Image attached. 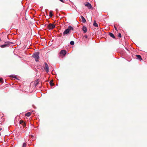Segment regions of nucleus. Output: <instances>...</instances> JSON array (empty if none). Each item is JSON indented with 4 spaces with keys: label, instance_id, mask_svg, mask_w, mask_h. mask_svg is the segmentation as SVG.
I'll return each instance as SVG.
<instances>
[{
    "label": "nucleus",
    "instance_id": "4be33fe9",
    "mask_svg": "<svg viewBox=\"0 0 147 147\" xmlns=\"http://www.w3.org/2000/svg\"><path fill=\"white\" fill-rule=\"evenodd\" d=\"M3 80L2 78H0V82H1L3 83Z\"/></svg>",
    "mask_w": 147,
    "mask_h": 147
},
{
    "label": "nucleus",
    "instance_id": "0eeeda50",
    "mask_svg": "<svg viewBox=\"0 0 147 147\" xmlns=\"http://www.w3.org/2000/svg\"><path fill=\"white\" fill-rule=\"evenodd\" d=\"M85 6L86 7H87L89 9H90L92 7L91 4L89 3H87V4H86Z\"/></svg>",
    "mask_w": 147,
    "mask_h": 147
},
{
    "label": "nucleus",
    "instance_id": "dca6fc26",
    "mask_svg": "<svg viewBox=\"0 0 147 147\" xmlns=\"http://www.w3.org/2000/svg\"><path fill=\"white\" fill-rule=\"evenodd\" d=\"M50 84L51 86H53L54 85V84L53 83V80H51L50 82Z\"/></svg>",
    "mask_w": 147,
    "mask_h": 147
},
{
    "label": "nucleus",
    "instance_id": "39448f33",
    "mask_svg": "<svg viewBox=\"0 0 147 147\" xmlns=\"http://www.w3.org/2000/svg\"><path fill=\"white\" fill-rule=\"evenodd\" d=\"M45 70L47 72H48L49 71V67L48 64L47 63H45V66L44 67Z\"/></svg>",
    "mask_w": 147,
    "mask_h": 147
},
{
    "label": "nucleus",
    "instance_id": "f8f14e48",
    "mask_svg": "<svg viewBox=\"0 0 147 147\" xmlns=\"http://www.w3.org/2000/svg\"><path fill=\"white\" fill-rule=\"evenodd\" d=\"M81 18L82 19V22L83 23H85L86 22V20L82 16H81Z\"/></svg>",
    "mask_w": 147,
    "mask_h": 147
},
{
    "label": "nucleus",
    "instance_id": "6e6552de",
    "mask_svg": "<svg viewBox=\"0 0 147 147\" xmlns=\"http://www.w3.org/2000/svg\"><path fill=\"white\" fill-rule=\"evenodd\" d=\"M66 53V51L64 50H61L60 52V54L63 55L65 56Z\"/></svg>",
    "mask_w": 147,
    "mask_h": 147
},
{
    "label": "nucleus",
    "instance_id": "2eb2a0df",
    "mask_svg": "<svg viewBox=\"0 0 147 147\" xmlns=\"http://www.w3.org/2000/svg\"><path fill=\"white\" fill-rule=\"evenodd\" d=\"M93 26L95 27L98 26V25L96 23L95 20L94 22Z\"/></svg>",
    "mask_w": 147,
    "mask_h": 147
},
{
    "label": "nucleus",
    "instance_id": "a878e982",
    "mask_svg": "<svg viewBox=\"0 0 147 147\" xmlns=\"http://www.w3.org/2000/svg\"><path fill=\"white\" fill-rule=\"evenodd\" d=\"M85 37L86 38H87V35H86L85 36Z\"/></svg>",
    "mask_w": 147,
    "mask_h": 147
},
{
    "label": "nucleus",
    "instance_id": "6ab92c4d",
    "mask_svg": "<svg viewBox=\"0 0 147 147\" xmlns=\"http://www.w3.org/2000/svg\"><path fill=\"white\" fill-rule=\"evenodd\" d=\"M26 144L25 143H24L22 147H26Z\"/></svg>",
    "mask_w": 147,
    "mask_h": 147
},
{
    "label": "nucleus",
    "instance_id": "9d476101",
    "mask_svg": "<svg viewBox=\"0 0 147 147\" xmlns=\"http://www.w3.org/2000/svg\"><path fill=\"white\" fill-rule=\"evenodd\" d=\"M87 28L85 26H83L82 28V30L84 33H86L87 31Z\"/></svg>",
    "mask_w": 147,
    "mask_h": 147
},
{
    "label": "nucleus",
    "instance_id": "5701e85b",
    "mask_svg": "<svg viewBox=\"0 0 147 147\" xmlns=\"http://www.w3.org/2000/svg\"><path fill=\"white\" fill-rule=\"evenodd\" d=\"M114 28L115 29V30H116V31H117V28L114 25Z\"/></svg>",
    "mask_w": 147,
    "mask_h": 147
},
{
    "label": "nucleus",
    "instance_id": "393cba45",
    "mask_svg": "<svg viewBox=\"0 0 147 147\" xmlns=\"http://www.w3.org/2000/svg\"><path fill=\"white\" fill-rule=\"evenodd\" d=\"M61 1L62 2L64 3V2L63 0H59Z\"/></svg>",
    "mask_w": 147,
    "mask_h": 147
},
{
    "label": "nucleus",
    "instance_id": "a211bd4d",
    "mask_svg": "<svg viewBox=\"0 0 147 147\" xmlns=\"http://www.w3.org/2000/svg\"><path fill=\"white\" fill-rule=\"evenodd\" d=\"M70 44L71 45H73L74 44V42L73 41H71L70 42Z\"/></svg>",
    "mask_w": 147,
    "mask_h": 147
},
{
    "label": "nucleus",
    "instance_id": "b1692460",
    "mask_svg": "<svg viewBox=\"0 0 147 147\" xmlns=\"http://www.w3.org/2000/svg\"><path fill=\"white\" fill-rule=\"evenodd\" d=\"M33 137V136L32 135H30L29 136V137H31L32 138Z\"/></svg>",
    "mask_w": 147,
    "mask_h": 147
},
{
    "label": "nucleus",
    "instance_id": "412c9836",
    "mask_svg": "<svg viewBox=\"0 0 147 147\" xmlns=\"http://www.w3.org/2000/svg\"><path fill=\"white\" fill-rule=\"evenodd\" d=\"M118 36L119 37H120L121 38V33H119L118 35Z\"/></svg>",
    "mask_w": 147,
    "mask_h": 147
},
{
    "label": "nucleus",
    "instance_id": "9b49d317",
    "mask_svg": "<svg viewBox=\"0 0 147 147\" xmlns=\"http://www.w3.org/2000/svg\"><path fill=\"white\" fill-rule=\"evenodd\" d=\"M109 35L111 37L113 38H115V36L112 33H111V32H109Z\"/></svg>",
    "mask_w": 147,
    "mask_h": 147
},
{
    "label": "nucleus",
    "instance_id": "ddd939ff",
    "mask_svg": "<svg viewBox=\"0 0 147 147\" xmlns=\"http://www.w3.org/2000/svg\"><path fill=\"white\" fill-rule=\"evenodd\" d=\"M32 113L31 112H28L25 114V116L27 117H29L31 115Z\"/></svg>",
    "mask_w": 147,
    "mask_h": 147
},
{
    "label": "nucleus",
    "instance_id": "4468645a",
    "mask_svg": "<svg viewBox=\"0 0 147 147\" xmlns=\"http://www.w3.org/2000/svg\"><path fill=\"white\" fill-rule=\"evenodd\" d=\"M53 11H50V12H49V16L50 17H51L53 15Z\"/></svg>",
    "mask_w": 147,
    "mask_h": 147
},
{
    "label": "nucleus",
    "instance_id": "7ed1b4c3",
    "mask_svg": "<svg viewBox=\"0 0 147 147\" xmlns=\"http://www.w3.org/2000/svg\"><path fill=\"white\" fill-rule=\"evenodd\" d=\"M47 28L49 29H52L54 28L55 27V25L52 24H49L47 25Z\"/></svg>",
    "mask_w": 147,
    "mask_h": 147
},
{
    "label": "nucleus",
    "instance_id": "f03ea898",
    "mask_svg": "<svg viewBox=\"0 0 147 147\" xmlns=\"http://www.w3.org/2000/svg\"><path fill=\"white\" fill-rule=\"evenodd\" d=\"M39 53L37 52L34 53L32 55V57L35 59V61L36 62L38 61V59H39Z\"/></svg>",
    "mask_w": 147,
    "mask_h": 147
},
{
    "label": "nucleus",
    "instance_id": "f257e3e1",
    "mask_svg": "<svg viewBox=\"0 0 147 147\" xmlns=\"http://www.w3.org/2000/svg\"><path fill=\"white\" fill-rule=\"evenodd\" d=\"M74 29L71 26L68 27V28L66 29L63 32V34L65 35L71 32L72 30H73Z\"/></svg>",
    "mask_w": 147,
    "mask_h": 147
},
{
    "label": "nucleus",
    "instance_id": "aec40b11",
    "mask_svg": "<svg viewBox=\"0 0 147 147\" xmlns=\"http://www.w3.org/2000/svg\"><path fill=\"white\" fill-rule=\"evenodd\" d=\"M9 77H11L14 78H16V76L15 75H11Z\"/></svg>",
    "mask_w": 147,
    "mask_h": 147
},
{
    "label": "nucleus",
    "instance_id": "423d86ee",
    "mask_svg": "<svg viewBox=\"0 0 147 147\" xmlns=\"http://www.w3.org/2000/svg\"><path fill=\"white\" fill-rule=\"evenodd\" d=\"M20 123L21 125H22L23 127V128H24L25 126L26 125V124L23 120H21L20 121Z\"/></svg>",
    "mask_w": 147,
    "mask_h": 147
},
{
    "label": "nucleus",
    "instance_id": "20e7f679",
    "mask_svg": "<svg viewBox=\"0 0 147 147\" xmlns=\"http://www.w3.org/2000/svg\"><path fill=\"white\" fill-rule=\"evenodd\" d=\"M11 43V42H5V44L3 45H1L0 46V47L1 48L5 47H7L8 45H9Z\"/></svg>",
    "mask_w": 147,
    "mask_h": 147
},
{
    "label": "nucleus",
    "instance_id": "f3484780",
    "mask_svg": "<svg viewBox=\"0 0 147 147\" xmlns=\"http://www.w3.org/2000/svg\"><path fill=\"white\" fill-rule=\"evenodd\" d=\"M39 82V80H37L35 81V82H34L35 85V86L37 85L38 84Z\"/></svg>",
    "mask_w": 147,
    "mask_h": 147
},
{
    "label": "nucleus",
    "instance_id": "1a4fd4ad",
    "mask_svg": "<svg viewBox=\"0 0 147 147\" xmlns=\"http://www.w3.org/2000/svg\"><path fill=\"white\" fill-rule=\"evenodd\" d=\"M136 57H137V59H139L140 61L142 60V59L141 58V56L140 55H136Z\"/></svg>",
    "mask_w": 147,
    "mask_h": 147
}]
</instances>
